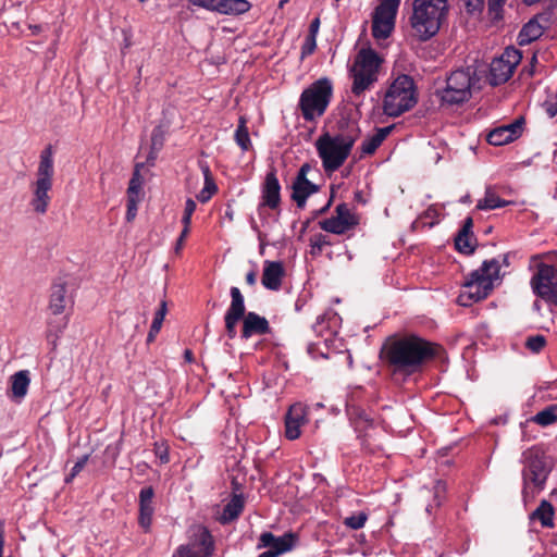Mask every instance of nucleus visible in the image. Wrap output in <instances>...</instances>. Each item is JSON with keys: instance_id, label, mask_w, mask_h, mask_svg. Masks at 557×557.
<instances>
[{"instance_id": "f257e3e1", "label": "nucleus", "mask_w": 557, "mask_h": 557, "mask_svg": "<svg viewBox=\"0 0 557 557\" xmlns=\"http://www.w3.org/2000/svg\"><path fill=\"white\" fill-rule=\"evenodd\" d=\"M380 357L393 374L409 376L421 372L436 357V349L433 343L411 334L386 342Z\"/></svg>"}, {"instance_id": "f03ea898", "label": "nucleus", "mask_w": 557, "mask_h": 557, "mask_svg": "<svg viewBox=\"0 0 557 557\" xmlns=\"http://www.w3.org/2000/svg\"><path fill=\"white\" fill-rule=\"evenodd\" d=\"M346 129L331 135L322 134L315 141L318 154L325 172L337 171L349 157L351 149L359 138L360 129L356 123L345 122Z\"/></svg>"}, {"instance_id": "7ed1b4c3", "label": "nucleus", "mask_w": 557, "mask_h": 557, "mask_svg": "<svg viewBox=\"0 0 557 557\" xmlns=\"http://www.w3.org/2000/svg\"><path fill=\"white\" fill-rule=\"evenodd\" d=\"M509 267V253L497 258L484 260L481 267L473 270L462 284V293L459 296L462 306H469L485 299L494 288V283L500 281V267Z\"/></svg>"}, {"instance_id": "20e7f679", "label": "nucleus", "mask_w": 557, "mask_h": 557, "mask_svg": "<svg viewBox=\"0 0 557 557\" xmlns=\"http://www.w3.org/2000/svg\"><path fill=\"white\" fill-rule=\"evenodd\" d=\"M448 9V0H413L410 25L420 41H428L440 32Z\"/></svg>"}, {"instance_id": "39448f33", "label": "nucleus", "mask_w": 557, "mask_h": 557, "mask_svg": "<svg viewBox=\"0 0 557 557\" xmlns=\"http://www.w3.org/2000/svg\"><path fill=\"white\" fill-rule=\"evenodd\" d=\"M448 9V0H413L410 25L420 41H428L440 32Z\"/></svg>"}, {"instance_id": "423d86ee", "label": "nucleus", "mask_w": 557, "mask_h": 557, "mask_svg": "<svg viewBox=\"0 0 557 557\" xmlns=\"http://www.w3.org/2000/svg\"><path fill=\"white\" fill-rule=\"evenodd\" d=\"M333 96V84L327 77H321L305 88L299 97L298 107L305 121L312 122L322 116Z\"/></svg>"}, {"instance_id": "0eeeda50", "label": "nucleus", "mask_w": 557, "mask_h": 557, "mask_svg": "<svg viewBox=\"0 0 557 557\" xmlns=\"http://www.w3.org/2000/svg\"><path fill=\"white\" fill-rule=\"evenodd\" d=\"M418 101L414 81L411 76L401 74L388 87L384 101V113L397 117L409 111Z\"/></svg>"}, {"instance_id": "6e6552de", "label": "nucleus", "mask_w": 557, "mask_h": 557, "mask_svg": "<svg viewBox=\"0 0 557 557\" xmlns=\"http://www.w3.org/2000/svg\"><path fill=\"white\" fill-rule=\"evenodd\" d=\"M475 82L476 75L472 67L458 69L447 76L445 86L437 88L435 95L443 104H461L471 98V88Z\"/></svg>"}, {"instance_id": "1a4fd4ad", "label": "nucleus", "mask_w": 557, "mask_h": 557, "mask_svg": "<svg viewBox=\"0 0 557 557\" xmlns=\"http://www.w3.org/2000/svg\"><path fill=\"white\" fill-rule=\"evenodd\" d=\"M53 173V152L52 147L48 146L40 153V161L36 173L37 178L33 185L30 206L38 214H45L48 210Z\"/></svg>"}, {"instance_id": "9d476101", "label": "nucleus", "mask_w": 557, "mask_h": 557, "mask_svg": "<svg viewBox=\"0 0 557 557\" xmlns=\"http://www.w3.org/2000/svg\"><path fill=\"white\" fill-rule=\"evenodd\" d=\"M522 462L524 465L522 469V495L527 499L529 496L533 497L535 493L543 490L548 470L545 458L534 447L523 451Z\"/></svg>"}, {"instance_id": "9b49d317", "label": "nucleus", "mask_w": 557, "mask_h": 557, "mask_svg": "<svg viewBox=\"0 0 557 557\" xmlns=\"http://www.w3.org/2000/svg\"><path fill=\"white\" fill-rule=\"evenodd\" d=\"M530 284L539 298L550 307H557V276L554 265L540 263Z\"/></svg>"}, {"instance_id": "f8f14e48", "label": "nucleus", "mask_w": 557, "mask_h": 557, "mask_svg": "<svg viewBox=\"0 0 557 557\" xmlns=\"http://www.w3.org/2000/svg\"><path fill=\"white\" fill-rule=\"evenodd\" d=\"M400 0H380L372 15V36L375 39H386L391 36Z\"/></svg>"}, {"instance_id": "ddd939ff", "label": "nucleus", "mask_w": 557, "mask_h": 557, "mask_svg": "<svg viewBox=\"0 0 557 557\" xmlns=\"http://www.w3.org/2000/svg\"><path fill=\"white\" fill-rule=\"evenodd\" d=\"M298 535L293 532L284 533L281 536L272 532H263L257 544L258 548H267L258 557H277L292 550L298 543Z\"/></svg>"}, {"instance_id": "4468645a", "label": "nucleus", "mask_w": 557, "mask_h": 557, "mask_svg": "<svg viewBox=\"0 0 557 557\" xmlns=\"http://www.w3.org/2000/svg\"><path fill=\"white\" fill-rule=\"evenodd\" d=\"M231 304L224 315L225 332L230 339L237 335L236 325L245 314V298L240 289L232 286L230 289Z\"/></svg>"}, {"instance_id": "2eb2a0df", "label": "nucleus", "mask_w": 557, "mask_h": 557, "mask_svg": "<svg viewBox=\"0 0 557 557\" xmlns=\"http://www.w3.org/2000/svg\"><path fill=\"white\" fill-rule=\"evenodd\" d=\"M311 171L309 163H304L293 182L292 185V199L296 202L299 209H304L307 199L319 191V186L307 178L308 173Z\"/></svg>"}, {"instance_id": "dca6fc26", "label": "nucleus", "mask_w": 557, "mask_h": 557, "mask_svg": "<svg viewBox=\"0 0 557 557\" xmlns=\"http://www.w3.org/2000/svg\"><path fill=\"white\" fill-rule=\"evenodd\" d=\"M188 2L191 5L225 15H240L251 8L247 0H188Z\"/></svg>"}, {"instance_id": "f3484780", "label": "nucleus", "mask_w": 557, "mask_h": 557, "mask_svg": "<svg viewBox=\"0 0 557 557\" xmlns=\"http://www.w3.org/2000/svg\"><path fill=\"white\" fill-rule=\"evenodd\" d=\"M281 203V184L276 176V171L272 169L265 175L261 187V202L258 206V212L261 213L262 208L268 207L275 210Z\"/></svg>"}, {"instance_id": "a211bd4d", "label": "nucleus", "mask_w": 557, "mask_h": 557, "mask_svg": "<svg viewBox=\"0 0 557 557\" xmlns=\"http://www.w3.org/2000/svg\"><path fill=\"white\" fill-rule=\"evenodd\" d=\"M523 124V117H519L512 123L494 128L487 135V143L493 146H503L516 140L522 134Z\"/></svg>"}, {"instance_id": "6ab92c4d", "label": "nucleus", "mask_w": 557, "mask_h": 557, "mask_svg": "<svg viewBox=\"0 0 557 557\" xmlns=\"http://www.w3.org/2000/svg\"><path fill=\"white\" fill-rule=\"evenodd\" d=\"M549 22L548 14L541 13L525 23L518 34L519 46H525L539 39Z\"/></svg>"}, {"instance_id": "aec40b11", "label": "nucleus", "mask_w": 557, "mask_h": 557, "mask_svg": "<svg viewBox=\"0 0 557 557\" xmlns=\"http://www.w3.org/2000/svg\"><path fill=\"white\" fill-rule=\"evenodd\" d=\"M307 408L300 403L292 405L285 416V436L289 441L297 440L301 432L300 428L307 420Z\"/></svg>"}, {"instance_id": "412c9836", "label": "nucleus", "mask_w": 557, "mask_h": 557, "mask_svg": "<svg viewBox=\"0 0 557 557\" xmlns=\"http://www.w3.org/2000/svg\"><path fill=\"white\" fill-rule=\"evenodd\" d=\"M153 497L154 490L152 486H145L139 492L138 524L145 533L150 531L152 524V517L154 512Z\"/></svg>"}, {"instance_id": "4be33fe9", "label": "nucleus", "mask_w": 557, "mask_h": 557, "mask_svg": "<svg viewBox=\"0 0 557 557\" xmlns=\"http://www.w3.org/2000/svg\"><path fill=\"white\" fill-rule=\"evenodd\" d=\"M243 330L240 337L242 339L247 341L248 338L252 337L253 335H264L270 333L271 327L269 324V321L261 317L260 314L249 311L246 312L243 317Z\"/></svg>"}, {"instance_id": "5701e85b", "label": "nucleus", "mask_w": 557, "mask_h": 557, "mask_svg": "<svg viewBox=\"0 0 557 557\" xmlns=\"http://www.w3.org/2000/svg\"><path fill=\"white\" fill-rule=\"evenodd\" d=\"M473 228V219L471 216H467L463 220V224L461 228L458 231L455 237V247L456 249L467 256H470L475 250L476 239L472 232Z\"/></svg>"}, {"instance_id": "b1692460", "label": "nucleus", "mask_w": 557, "mask_h": 557, "mask_svg": "<svg viewBox=\"0 0 557 557\" xmlns=\"http://www.w3.org/2000/svg\"><path fill=\"white\" fill-rule=\"evenodd\" d=\"M188 545L201 553L202 557H211L214 552V541L208 528L198 525L193 530Z\"/></svg>"}, {"instance_id": "393cba45", "label": "nucleus", "mask_w": 557, "mask_h": 557, "mask_svg": "<svg viewBox=\"0 0 557 557\" xmlns=\"http://www.w3.org/2000/svg\"><path fill=\"white\" fill-rule=\"evenodd\" d=\"M72 304V298L67 295L66 284L64 282H55L50 288L49 310L52 314L58 315L64 312L67 305Z\"/></svg>"}, {"instance_id": "a878e982", "label": "nucleus", "mask_w": 557, "mask_h": 557, "mask_svg": "<svg viewBox=\"0 0 557 557\" xmlns=\"http://www.w3.org/2000/svg\"><path fill=\"white\" fill-rule=\"evenodd\" d=\"M284 276V268L278 261H265L261 277L262 285L270 290H278Z\"/></svg>"}, {"instance_id": "bb28decb", "label": "nucleus", "mask_w": 557, "mask_h": 557, "mask_svg": "<svg viewBox=\"0 0 557 557\" xmlns=\"http://www.w3.org/2000/svg\"><path fill=\"white\" fill-rule=\"evenodd\" d=\"M380 62L381 60L373 49L363 48L356 55L355 67L357 70L376 75L380 67Z\"/></svg>"}, {"instance_id": "cd10ccee", "label": "nucleus", "mask_w": 557, "mask_h": 557, "mask_svg": "<svg viewBox=\"0 0 557 557\" xmlns=\"http://www.w3.org/2000/svg\"><path fill=\"white\" fill-rule=\"evenodd\" d=\"M511 65H507L503 59L495 58L490 65L488 81L493 86L506 83L512 75Z\"/></svg>"}, {"instance_id": "c85d7f7f", "label": "nucleus", "mask_w": 557, "mask_h": 557, "mask_svg": "<svg viewBox=\"0 0 557 557\" xmlns=\"http://www.w3.org/2000/svg\"><path fill=\"white\" fill-rule=\"evenodd\" d=\"M245 500L242 494H234L230 502L224 506L219 521L222 524L231 523L236 520L244 510Z\"/></svg>"}, {"instance_id": "c756f323", "label": "nucleus", "mask_w": 557, "mask_h": 557, "mask_svg": "<svg viewBox=\"0 0 557 557\" xmlns=\"http://www.w3.org/2000/svg\"><path fill=\"white\" fill-rule=\"evenodd\" d=\"M339 320V315L334 310L329 309L317 317V320L312 325V330L319 336H323L325 332H330L332 334L335 332L334 329Z\"/></svg>"}, {"instance_id": "7c9ffc66", "label": "nucleus", "mask_w": 557, "mask_h": 557, "mask_svg": "<svg viewBox=\"0 0 557 557\" xmlns=\"http://www.w3.org/2000/svg\"><path fill=\"white\" fill-rule=\"evenodd\" d=\"M30 383L29 371L21 370L11 376L12 398L15 400L23 399L28 391Z\"/></svg>"}, {"instance_id": "2f4dec72", "label": "nucleus", "mask_w": 557, "mask_h": 557, "mask_svg": "<svg viewBox=\"0 0 557 557\" xmlns=\"http://www.w3.org/2000/svg\"><path fill=\"white\" fill-rule=\"evenodd\" d=\"M394 125L376 128L375 134L367 137L361 144V152L363 154H373L376 149L382 145L385 138L393 131Z\"/></svg>"}, {"instance_id": "473e14b6", "label": "nucleus", "mask_w": 557, "mask_h": 557, "mask_svg": "<svg viewBox=\"0 0 557 557\" xmlns=\"http://www.w3.org/2000/svg\"><path fill=\"white\" fill-rule=\"evenodd\" d=\"M346 413L357 432H360V429H367L368 426L372 425V419L362 408L358 406L347 404Z\"/></svg>"}, {"instance_id": "72a5a7b5", "label": "nucleus", "mask_w": 557, "mask_h": 557, "mask_svg": "<svg viewBox=\"0 0 557 557\" xmlns=\"http://www.w3.org/2000/svg\"><path fill=\"white\" fill-rule=\"evenodd\" d=\"M354 83L351 91L354 95L359 96L366 89H368L375 81L376 75L368 72H363L357 69L352 70Z\"/></svg>"}, {"instance_id": "f704fd0d", "label": "nucleus", "mask_w": 557, "mask_h": 557, "mask_svg": "<svg viewBox=\"0 0 557 557\" xmlns=\"http://www.w3.org/2000/svg\"><path fill=\"white\" fill-rule=\"evenodd\" d=\"M507 205H509V201L502 199L491 187H487L484 197L478 201L475 209L486 211L504 208Z\"/></svg>"}, {"instance_id": "c9c22d12", "label": "nucleus", "mask_w": 557, "mask_h": 557, "mask_svg": "<svg viewBox=\"0 0 557 557\" xmlns=\"http://www.w3.org/2000/svg\"><path fill=\"white\" fill-rule=\"evenodd\" d=\"M533 520H539L544 528L554 525V508L547 500H542L539 507L530 516Z\"/></svg>"}, {"instance_id": "e433bc0d", "label": "nucleus", "mask_w": 557, "mask_h": 557, "mask_svg": "<svg viewBox=\"0 0 557 557\" xmlns=\"http://www.w3.org/2000/svg\"><path fill=\"white\" fill-rule=\"evenodd\" d=\"M234 139L242 149V151L244 152L249 151L252 148V144L247 127V121L244 116L239 117L238 125L234 134Z\"/></svg>"}, {"instance_id": "4c0bfd02", "label": "nucleus", "mask_w": 557, "mask_h": 557, "mask_svg": "<svg viewBox=\"0 0 557 557\" xmlns=\"http://www.w3.org/2000/svg\"><path fill=\"white\" fill-rule=\"evenodd\" d=\"M144 165L145 163H136L132 178L128 183L127 198H140L139 194L143 185L140 170L144 168Z\"/></svg>"}, {"instance_id": "58836bf2", "label": "nucleus", "mask_w": 557, "mask_h": 557, "mask_svg": "<svg viewBox=\"0 0 557 557\" xmlns=\"http://www.w3.org/2000/svg\"><path fill=\"white\" fill-rule=\"evenodd\" d=\"M319 225L323 231L333 233V234H337V235L344 234L348 230H350L342 221H339L336 216H331L329 219L320 221Z\"/></svg>"}, {"instance_id": "ea45409f", "label": "nucleus", "mask_w": 557, "mask_h": 557, "mask_svg": "<svg viewBox=\"0 0 557 557\" xmlns=\"http://www.w3.org/2000/svg\"><path fill=\"white\" fill-rule=\"evenodd\" d=\"M532 420L542 426H547L554 423L557 420L556 408L554 406H549L541 411H539Z\"/></svg>"}, {"instance_id": "a19ab883", "label": "nucleus", "mask_w": 557, "mask_h": 557, "mask_svg": "<svg viewBox=\"0 0 557 557\" xmlns=\"http://www.w3.org/2000/svg\"><path fill=\"white\" fill-rule=\"evenodd\" d=\"M336 218L342 221L347 227L351 228L357 224L355 215L350 212L347 203H339L335 209Z\"/></svg>"}, {"instance_id": "79ce46f5", "label": "nucleus", "mask_w": 557, "mask_h": 557, "mask_svg": "<svg viewBox=\"0 0 557 557\" xmlns=\"http://www.w3.org/2000/svg\"><path fill=\"white\" fill-rule=\"evenodd\" d=\"M498 59H503L507 65H511V70L515 71L516 66L522 59V53L519 49L513 46L507 47Z\"/></svg>"}, {"instance_id": "37998d69", "label": "nucleus", "mask_w": 557, "mask_h": 557, "mask_svg": "<svg viewBox=\"0 0 557 557\" xmlns=\"http://www.w3.org/2000/svg\"><path fill=\"white\" fill-rule=\"evenodd\" d=\"M309 242L310 253L314 257L321 255L323 247L331 245V242L327 239V236L321 233L313 235Z\"/></svg>"}, {"instance_id": "c03bdc74", "label": "nucleus", "mask_w": 557, "mask_h": 557, "mask_svg": "<svg viewBox=\"0 0 557 557\" xmlns=\"http://www.w3.org/2000/svg\"><path fill=\"white\" fill-rule=\"evenodd\" d=\"M368 520V515L363 511L358 512L357 515H351L344 520V524L352 530H359L364 527Z\"/></svg>"}, {"instance_id": "a18cd8bd", "label": "nucleus", "mask_w": 557, "mask_h": 557, "mask_svg": "<svg viewBox=\"0 0 557 557\" xmlns=\"http://www.w3.org/2000/svg\"><path fill=\"white\" fill-rule=\"evenodd\" d=\"M218 191V186L214 181L205 182L203 188L196 196L197 200L201 203L208 202L212 196Z\"/></svg>"}, {"instance_id": "49530a36", "label": "nucleus", "mask_w": 557, "mask_h": 557, "mask_svg": "<svg viewBox=\"0 0 557 557\" xmlns=\"http://www.w3.org/2000/svg\"><path fill=\"white\" fill-rule=\"evenodd\" d=\"M165 140V131L162 125H157L151 133V148L162 149Z\"/></svg>"}, {"instance_id": "de8ad7c7", "label": "nucleus", "mask_w": 557, "mask_h": 557, "mask_svg": "<svg viewBox=\"0 0 557 557\" xmlns=\"http://www.w3.org/2000/svg\"><path fill=\"white\" fill-rule=\"evenodd\" d=\"M546 344V339L543 335L529 336L525 341V347L532 352H540Z\"/></svg>"}, {"instance_id": "09e8293b", "label": "nucleus", "mask_w": 557, "mask_h": 557, "mask_svg": "<svg viewBox=\"0 0 557 557\" xmlns=\"http://www.w3.org/2000/svg\"><path fill=\"white\" fill-rule=\"evenodd\" d=\"M507 0H487L488 13L493 20L503 18V9Z\"/></svg>"}, {"instance_id": "8fccbe9b", "label": "nucleus", "mask_w": 557, "mask_h": 557, "mask_svg": "<svg viewBox=\"0 0 557 557\" xmlns=\"http://www.w3.org/2000/svg\"><path fill=\"white\" fill-rule=\"evenodd\" d=\"M153 451L161 463H168L170 461L169 446L165 442H156L153 444Z\"/></svg>"}, {"instance_id": "3c124183", "label": "nucleus", "mask_w": 557, "mask_h": 557, "mask_svg": "<svg viewBox=\"0 0 557 557\" xmlns=\"http://www.w3.org/2000/svg\"><path fill=\"white\" fill-rule=\"evenodd\" d=\"M173 557H202V556H201V553H199L197 549L193 548V546H190L188 544H182L175 549Z\"/></svg>"}, {"instance_id": "603ef678", "label": "nucleus", "mask_w": 557, "mask_h": 557, "mask_svg": "<svg viewBox=\"0 0 557 557\" xmlns=\"http://www.w3.org/2000/svg\"><path fill=\"white\" fill-rule=\"evenodd\" d=\"M317 48V38L313 36H307L301 46V59L312 54Z\"/></svg>"}, {"instance_id": "864d4df0", "label": "nucleus", "mask_w": 557, "mask_h": 557, "mask_svg": "<svg viewBox=\"0 0 557 557\" xmlns=\"http://www.w3.org/2000/svg\"><path fill=\"white\" fill-rule=\"evenodd\" d=\"M139 201H140V198H133V197L127 198V202H126L127 210H126V216H125L127 222H132L136 218Z\"/></svg>"}, {"instance_id": "5fc2aeb1", "label": "nucleus", "mask_w": 557, "mask_h": 557, "mask_svg": "<svg viewBox=\"0 0 557 557\" xmlns=\"http://www.w3.org/2000/svg\"><path fill=\"white\" fill-rule=\"evenodd\" d=\"M466 7V10L470 14L481 13L484 9V0H462Z\"/></svg>"}, {"instance_id": "6e6d98bb", "label": "nucleus", "mask_w": 557, "mask_h": 557, "mask_svg": "<svg viewBox=\"0 0 557 557\" xmlns=\"http://www.w3.org/2000/svg\"><path fill=\"white\" fill-rule=\"evenodd\" d=\"M163 321L153 318L150 330L147 335V343L150 344L154 341L157 334L160 332Z\"/></svg>"}, {"instance_id": "4d7b16f0", "label": "nucleus", "mask_w": 557, "mask_h": 557, "mask_svg": "<svg viewBox=\"0 0 557 557\" xmlns=\"http://www.w3.org/2000/svg\"><path fill=\"white\" fill-rule=\"evenodd\" d=\"M543 108L549 117H554L557 114V97L544 101Z\"/></svg>"}, {"instance_id": "13d9d810", "label": "nucleus", "mask_w": 557, "mask_h": 557, "mask_svg": "<svg viewBox=\"0 0 557 557\" xmlns=\"http://www.w3.org/2000/svg\"><path fill=\"white\" fill-rule=\"evenodd\" d=\"M424 216L432 220L430 222V226H433L434 224L438 223V221H440V212L435 206H430L425 210Z\"/></svg>"}, {"instance_id": "bf43d9fd", "label": "nucleus", "mask_w": 557, "mask_h": 557, "mask_svg": "<svg viewBox=\"0 0 557 557\" xmlns=\"http://www.w3.org/2000/svg\"><path fill=\"white\" fill-rule=\"evenodd\" d=\"M88 458H89V455H84L81 458H78V460L75 462V465L71 469L72 476H76L84 469L85 465L88 461Z\"/></svg>"}, {"instance_id": "052dcab7", "label": "nucleus", "mask_w": 557, "mask_h": 557, "mask_svg": "<svg viewBox=\"0 0 557 557\" xmlns=\"http://www.w3.org/2000/svg\"><path fill=\"white\" fill-rule=\"evenodd\" d=\"M434 488H435L434 500L436 502V506H440L442 498L444 497L443 495L446 491V484L442 481H438Z\"/></svg>"}, {"instance_id": "680f3d73", "label": "nucleus", "mask_w": 557, "mask_h": 557, "mask_svg": "<svg viewBox=\"0 0 557 557\" xmlns=\"http://www.w3.org/2000/svg\"><path fill=\"white\" fill-rule=\"evenodd\" d=\"M189 232H187L186 230H182L178 238L176 239V243H175V247H174V251L175 253H180L182 248H183V245H184V242H185V238L187 237Z\"/></svg>"}, {"instance_id": "e2e57ef3", "label": "nucleus", "mask_w": 557, "mask_h": 557, "mask_svg": "<svg viewBox=\"0 0 557 557\" xmlns=\"http://www.w3.org/2000/svg\"><path fill=\"white\" fill-rule=\"evenodd\" d=\"M199 166H200V170H201V172L203 174L205 182H207V181H214V178L212 176V173H211V170H210V166L208 165L207 162H200Z\"/></svg>"}, {"instance_id": "0e129e2a", "label": "nucleus", "mask_w": 557, "mask_h": 557, "mask_svg": "<svg viewBox=\"0 0 557 557\" xmlns=\"http://www.w3.org/2000/svg\"><path fill=\"white\" fill-rule=\"evenodd\" d=\"M166 311H168V308H166V301L165 300H162L160 302V307L159 309L156 311L154 313V318L156 319H159L161 321H164V317L166 314Z\"/></svg>"}, {"instance_id": "69168bd1", "label": "nucleus", "mask_w": 557, "mask_h": 557, "mask_svg": "<svg viewBox=\"0 0 557 557\" xmlns=\"http://www.w3.org/2000/svg\"><path fill=\"white\" fill-rule=\"evenodd\" d=\"M319 28H320V18L319 17H315L311 21L310 23V26H309V35L308 36H313L317 38V35H318V32H319Z\"/></svg>"}, {"instance_id": "338daca9", "label": "nucleus", "mask_w": 557, "mask_h": 557, "mask_svg": "<svg viewBox=\"0 0 557 557\" xmlns=\"http://www.w3.org/2000/svg\"><path fill=\"white\" fill-rule=\"evenodd\" d=\"M196 207V202L191 198H187L185 201L184 214L193 215Z\"/></svg>"}, {"instance_id": "774afa93", "label": "nucleus", "mask_w": 557, "mask_h": 557, "mask_svg": "<svg viewBox=\"0 0 557 557\" xmlns=\"http://www.w3.org/2000/svg\"><path fill=\"white\" fill-rule=\"evenodd\" d=\"M160 149H153L150 147V152L146 159V164L150 165V166H153L154 165V162L158 158V153H159Z\"/></svg>"}]
</instances>
